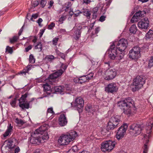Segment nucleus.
I'll return each instance as SVG.
<instances>
[{
	"instance_id": "nucleus-1",
	"label": "nucleus",
	"mask_w": 153,
	"mask_h": 153,
	"mask_svg": "<svg viewBox=\"0 0 153 153\" xmlns=\"http://www.w3.org/2000/svg\"><path fill=\"white\" fill-rule=\"evenodd\" d=\"M48 126V124H45L36 129L34 134L31 136L30 143L32 144H39L43 143L44 140H48L49 137L46 130Z\"/></svg>"
},
{
	"instance_id": "nucleus-2",
	"label": "nucleus",
	"mask_w": 153,
	"mask_h": 153,
	"mask_svg": "<svg viewBox=\"0 0 153 153\" xmlns=\"http://www.w3.org/2000/svg\"><path fill=\"white\" fill-rule=\"evenodd\" d=\"M133 101L131 98L119 101L117 103L118 106L123 109V113L127 115L134 113L136 108L134 105Z\"/></svg>"
},
{
	"instance_id": "nucleus-3",
	"label": "nucleus",
	"mask_w": 153,
	"mask_h": 153,
	"mask_svg": "<svg viewBox=\"0 0 153 153\" xmlns=\"http://www.w3.org/2000/svg\"><path fill=\"white\" fill-rule=\"evenodd\" d=\"M77 136L76 132L72 131L67 134L62 135L60 137L58 141L61 145H67L74 140Z\"/></svg>"
},
{
	"instance_id": "nucleus-4",
	"label": "nucleus",
	"mask_w": 153,
	"mask_h": 153,
	"mask_svg": "<svg viewBox=\"0 0 153 153\" xmlns=\"http://www.w3.org/2000/svg\"><path fill=\"white\" fill-rule=\"evenodd\" d=\"M148 122L149 123L148 124V126L146 127L147 134L143 135V139L146 140V142L143 147V153H147L148 152V147L147 144L149 142L148 139L151 137L152 134L151 130L152 127V125H153V117L148 121Z\"/></svg>"
},
{
	"instance_id": "nucleus-5",
	"label": "nucleus",
	"mask_w": 153,
	"mask_h": 153,
	"mask_svg": "<svg viewBox=\"0 0 153 153\" xmlns=\"http://www.w3.org/2000/svg\"><path fill=\"white\" fill-rule=\"evenodd\" d=\"M67 66L62 64L61 66L62 69H60L56 72L50 75L48 77L49 83L51 85H55V83L58 82V78L61 76L65 71L66 69Z\"/></svg>"
},
{
	"instance_id": "nucleus-6",
	"label": "nucleus",
	"mask_w": 153,
	"mask_h": 153,
	"mask_svg": "<svg viewBox=\"0 0 153 153\" xmlns=\"http://www.w3.org/2000/svg\"><path fill=\"white\" fill-rule=\"evenodd\" d=\"M108 53L109 57L111 59L118 60V62H120V60L123 58L124 55L123 53H118L117 49L114 45L111 46L108 50Z\"/></svg>"
},
{
	"instance_id": "nucleus-7",
	"label": "nucleus",
	"mask_w": 153,
	"mask_h": 153,
	"mask_svg": "<svg viewBox=\"0 0 153 153\" xmlns=\"http://www.w3.org/2000/svg\"><path fill=\"white\" fill-rule=\"evenodd\" d=\"M145 83V79L144 76H138L133 80L131 85L132 90L134 92L141 88Z\"/></svg>"
},
{
	"instance_id": "nucleus-8",
	"label": "nucleus",
	"mask_w": 153,
	"mask_h": 153,
	"mask_svg": "<svg viewBox=\"0 0 153 153\" xmlns=\"http://www.w3.org/2000/svg\"><path fill=\"white\" fill-rule=\"evenodd\" d=\"M16 140L14 138H10L6 141V145L3 144L1 148L3 153H9L10 151L13 149L16 146Z\"/></svg>"
},
{
	"instance_id": "nucleus-9",
	"label": "nucleus",
	"mask_w": 153,
	"mask_h": 153,
	"mask_svg": "<svg viewBox=\"0 0 153 153\" xmlns=\"http://www.w3.org/2000/svg\"><path fill=\"white\" fill-rule=\"evenodd\" d=\"M129 132L131 135L136 136L139 135L144 128L142 125L133 124L129 126Z\"/></svg>"
},
{
	"instance_id": "nucleus-10",
	"label": "nucleus",
	"mask_w": 153,
	"mask_h": 153,
	"mask_svg": "<svg viewBox=\"0 0 153 153\" xmlns=\"http://www.w3.org/2000/svg\"><path fill=\"white\" fill-rule=\"evenodd\" d=\"M116 143L114 141L108 140L104 141L101 144V149L103 152H110L115 147Z\"/></svg>"
},
{
	"instance_id": "nucleus-11",
	"label": "nucleus",
	"mask_w": 153,
	"mask_h": 153,
	"mask_svg": "<svg viewBox=\"0 0 153 153\" xmlns=\"http://www.w3.org/2000/svg\"><path fill=\"white\" fill-rule=\"evenodd\" d=\"M140 48L138 46H135L131 50L129 53V57L132 59L139 58L140 57Z\"/></svg>"
},
{
	"instance_id": "nucleus-12",
	"label": "nucleus",
	"mask_w": 153,
	"mask_h": 153,
	"mask_svg": "<svg viewBox=\"0 0 153 153\" xmlns=\"http://www.w3.org/2000/svg\"><path fill=\"white\" fill-rule=\"evenodd\" d=\"M117 75L116 70L113 69H108L104 72L103 74L104 79L106 80L113 79Z\"/></svg>"
},
{
	"instance_id": "nucleus-13",
	"label": "nucleus",
	"mask_w": 153,
	"mask_h": 153,
	"mask_svg": "<svg viewBox=\"0 0 153 153\" xmlns=\"http://www.w3.org/2000/svg\"><path fill=\"white\" fill-rule=\"evenodd\" d=\"M127 127V124H124L123 126H122L119 128L116 135V138L118 140H119L123 137L126 133Z\"/></svg>"
},
{
	"instance_id": "nucleus-14",
	"label": "nucleus",
	"mask_w": 153,
	"mask_h": 153,
	"mask_svg": "<svg viewBox=\"0 0 153 153\" xmlns=\"http://www.w3.org/2000/svg\"><path fill=\"white\" fill-rule=\"evenodd\" d=\"M127 45V41L124 39H122L118 42L116 48L119 51L122 52L125 50Z\"/></svg>"
},
{
	"instance_id": "nucleus-15",
	"label": "nucleus",
	"mask_w": 153,
	"mask_h": 153,
	"mask_svg": "<svg viewBox=\"0 0 153 153\" xmlns=\"http://www.w3.org/2000/svg\"><path fill=\"white\" fill-rule=\"evenodd\" d=\"M72 107L74 106L79 109H82L84 105L83 99L81 97L76 98L74 102H72L71 104Z\"/></svg>"
},
{
	"instance_id": "nucleus-16",
	"label": "nucleus",
	"mask_w": 153,
	"mask_h": 153,
	"mask_svg": "<svg viewBox=\"0 0 153 153\" xmlns=\"http://www.w3.org/2000/svg\"><path fill=\"white\" fill-rule=\"evenodd\" d=\"M149 25V22L147 18H145L142 19L138 23L139 28L141 29H147Z\"/></svg>"
},
{
	"instance_id": "nucleus-17",
	"label": "nucleus",
	"mask_w": 153,
	"mask_h": 153,
	"mask_svg": "<svg viewBox=\"0 0 153 153\" xmlns=\"http://www.w3.org/2000/svg\"><path fill=\"white\" fill-rule=\"evenodd\" d=\"M105 89L106 92L114 93L117 92L118 88L115 84L112 83L108 85L105 87Z\"/></svg>"
},
{
	"instance_id": "nucleus-18",
	"label": "nucleus",
	"mask_w": 153,
	"mask_h": 153,
	"mask_svg": "<svg viewBox=\"0 0 153 153\" xmlns=\"http://www.w3.org/2000/svg\"><path fill=\"white\" fill-rule=\"evenodd\" d=\"M67 121L65 115L63 114H61L59 118V124L62 126H65Z\"/></svg>"
},
{
	"instance_id": "nucleus-19",
	"label": "nucleus",
	"mask_w": 153,
	"mask_h": 153,
	"mask_svg": "<svg viewBox=\"0 0 153 153\" xmlns=\"http://www.w3.org/2000/svg\"><path fill=\"white\" fill-rule=\"evenodd\" d=\"M43 90L45 94L48 95L50 94L51 93V88L50 85L46 83L43 84Z\"/></svg>"
},
{
	"instance_id": "nucleus-20",
	"label": "nucleus",
	"mask_w": 153,
	"mask_h": 153,
	"mask_svg": "<svg viewBox=\"0 0 153 153\" xmlns=\"http://www.w3.org/2000/svg\"><path fill=\"white\" fill-rule=\"evenodd\" d=\"M109 121L114 124H117V126L120 121V117L118 115L114 116L110 118Z\"/></svg>"
},
{
	"instance_id": "nucleus-21",
	"label": "nucleus",
	"mask_w": 153,
	"mask_h": 153,
	"mask_svg": "<svg viewBox=\"0 0 153 153\" xmlns=\"http://www.w3.org/2000/svg\"><path fill=\"white\" fill-rule=\"evenodd\" d=\"M34 99V98H32L31 99V100L30 101L28 102L27 103H24L22 102L19 103V106L22 108V109L23 110L24 109H28L29 108L30 104V102L33 101Z\"/></svg>"
},
{
	"instance_id": "nucleus-22",
	"label": "nucleus",
	"mask_w": 153,
	"mask_h": 153,
	"mask_svg": "<svg viewBox=\"0 0 153 153\" xmlns=\"http://www.w3.org/2000/svg\"><path fill=\"white\" fill-rule=\"evenodd\" d=\"M81 28V27L79 26L76 29L75 31V36L74 38L76 40H78L79 38L80 37L81 33V31L80 30Z\"/></svg>"
},
{
	"instance_id": "nucleus-23",
	"label": "nucleus",
	"mask_w": 153,
	"mask_h": 153,
	"mask_svg": "<svg viewBox=\"0 0 153 153\" xmlns=\"http://www.w3.org/2000/svg\"><path fill=\"white\" fill-rule=\"evenodd\" d=\"M54 90L56 92L63 94V92L65 91V87L61 86L55 87Z\"/></svg>"
},
{
	"instance_id": "nucleus-24",
	"label": "nucleus",
	"mask_w": 153,
	"mask_h": 153,
	"mask_svg": "<svg viewBox=\"0 0 153 153\" xmlns=\"http://www.w3.org/2000/svg\"><path fill=\"white\" fill-rule=\"evenodd\" d=\"M56 58L52 55H47L46 56L44 60L46 61L47 62L49 63L52 62Z\"/></svg>"
},
{
	"instance_id": "nucleus-25",
	"label": "nucleus",
	"mask_w": 153,
	"mask_h": 153,
	"mask_svg": "<svg viewBox=\"0 0 153 153\" xmlns=\"http://www.w3.org/2000/svg\"><path fill=\"white\" fill-rule=\"evenodd\" d=\"M114 123H112L109 121L107 126V128L108 130H113L117 126V124H114Z\"/></svg>"
},
{
	"instance_id": "nucleus-26",
	"label": "nucleus",
	"mask_w": 153,
	"mask_h": 153,
	"mask_svg": "<svg viewBox=\"0 0 153 153\" xmlns=\"http://www.w3.org/2000/svg\"><path fill=\"white\" fill-rule=\"evenodd\" d=\"M12 127L11 126V124H10L9 127L8 128L6 131L3 134L4 137H5L9 135L12 130Z\"/></svg>"
},
{
	"instance_id": "nucleus-27",
	"label": "nucleus",
	"mask_w": 153,
	"mask_h": 153,
	"mask_svg": "<svg viewBox=\"0 0 153 153\" xmlns=\"http://www.w3.org/2000/svg\"><path fill=\"white\" fill-rule=\"evenodd\" d=\"M35 49L38 50L39 52L41 51L42 49V45L41 42H37L34 47Z\"/></svg>"
},
{
	"instance_id": "nucleus-28",
	"label": "nucleus",
	"mask_w": 153,
	"mask_h": 153,
	"mask_svg": "<svg viewBox=\"0 0 153 153\" xmlns=\"http://www.w3.org/2000/svg\"><path fill=\"white\" fill-rule=\"evenodd\" d=\"M87 81L88 80L85 76H81L78 79V82L81 84Z\"/></svg>"
},
{
	"instance_id": "nucleus-29",
	"label": "nucleus",
	"mask_w": 153,
	"mask_h": 153,
	"mask_svg": "<svg viewBox=\"0 0 153 153\" xmlns=\"http://www.w3.org/2000/svg\"><path fill=\"white\" fill-rule=\"evenodd\" d=\"M15 122L19 125H22L25 123V121L19 119L18 118H16Z\"/></svg>"
},
{
	"instance_id": "nucleus-30",
	"label": "nucleus",
	"mask_w": 153,
	"mask_h": 153,
	"mask_svg": "<svg viewBox=\"0 0 153 153\" xmlns=\"http://www.w3.org/2000/svg\"><path fill=\"white\" fill-rule=\"evenodd\" d=\"M137 27L135 24H133L130 27L129 31L130 33H132L134 34L137 31Z\"/></svg>"
},
{
	"instance_id": "nucleus-31",
	"label": "nucleus",
	"mask_w": 153,
	"mask_h": 153,
	"mask_svg": "<svg viewBox=\"0 0 153 153\" xmlns=\"http://www.w3.org/2000/svg\"><path fill=\"white\" fill-rule=\"evenodd\" d=\"M27 94L25 93L24 94L22 95V97L19 100V103L24 102L26 100V98L27 97Z\"/></svg>"
},
{
	"instance_id": "nucleus-32",
	"label": "nucleus",
	"mask_w": 153,
	"mask_h": 153,
	"mask_svg": "<svg viewBox=\"0 0 153 153\" xmlns=\"http://www.w3.org/2000/svg\"><path fill=\"white\" fill-rule=\"evenodd\" d=\"M146 36L148 39L153 37V31L152 30H149L146 34Z\"/></svg>"
},
{
	"instance_id": "nucleus-33",
	"label": "nucleus",
	"mask_w": 153,
	"mask_h": 153,
	"mask_svg": "<svg viewBox=\"0 0 153 153\" xmlns=\"http://www.w3.org/2000/svg\"><path fill=\"white\" fill-rule=\"evenodd\" d=\"M146 12L144 11H139L136 13L135 14L139 19L140 17L143 16L144 14Z\"/></svg>"
},
{
	"instance_id": "nucleus-34",
	"label": "nucleus",
	"mask_w": 153,
	"mask_h": 153,
	"mask_svg": "<svg viewBox=\"0 0 153 153\" xmlns=\"http://www.w3.org/2000/svg\"><path fill=\"white\" fill-rule=\"evenodd\" d=\"M16 98H15L14 99L10 101V103L12 107L13 108L16 107Z\"/></svg>"
},
{
	"instance_id": "nucleus-35",
	"label": "nucleus",
	"mask_w": 153,
	"mask_h": 153,
	"mask_svg": "<svg viewBox=\"0 0 153 153\" xmlns=\"http://www.w3.org/2000/svg\"><path fill=\"white\" fill-rule=\"evenodd\" d=\"M6 53H7L12 54L13 52V49L12 47L7 46L6 48Z\"/></svg>"
},
{
	"instance_id": "nucleus-36",
	"label": "nucleus",
	"mask_w": 153,
	"mask_h": 153,
	"mask_svg": "<svg viewBox=\"0 0 153 153\" xmlns=\"http://www.w3.org/2000/svg\"><path fill=\"white\" fill-rule=\"evenodd\" d=\"M139 19L138 17V16H137L136 15H135V14L133 17H132V19H131V23H133L134 22H137L138 21V19Z\"/></svg>"
},
{
	"instance_id": "nucleus-37",
	"label": "nucleus",
	"mask_w": 153,
	"mask_h": 153,
	"mask_svg": "<svg viewBox=\"0 0 153 153\" xmlns=\"http://www.w3.org/2000/svg\"><path fill=\"white\" fill-rule=\"evenodd\" d=\"M85 76L86 77L88 81L90 79H92L94 76V73H93L91 72Z\"/></svg>"
},
{
	"instance_id": "nucleus-38",
	"label": "nucleus",
	"mask_w": 153,
	"mask_h": 153,
	"mask_svg": "<svg viewBox=\"0 0 153 153\" xmlns=\"http://www.w3.org/2000/svg\"><path fill=\"white\" fill-rule=\"evenodd\" d=\"M19 39V37L17 36H14L12 38L10 39V42L11 43H12L16 42Z\"/></svg>"
},
{
	"instance_id": "nucleus-39",
	"label": "nucleus",
	"mask_w": 153,
	"mask_h": 153,
	"mask_svg": "<svg viewBox=\"0 0 153 153\" xmlns=\"http://www.w3.org/2000/svg\"><path fill=\"white\" fill-rule=\"evenodd\" d=\"M68 93H69L70 92L72 91V88L70 87L69 85H66L65 87V91Z\"/></svg>"
},
{
	"instance_id": "nucleus-40",
	"label": "nucleus",
	"mask_w": 153,
	"mask_h": 153,
	"mask_svg": "<svg viewBox=\"0 0 153 153\" xmlns=\"http://www.w3.org/2000/svg\"><path fill=\"white\" fill-rule=\"evenodd\" d=\"M29 61L31 63H34L35 62V59L33 55L31 54L29 56Z\"/></svg>"
},
{
	"instance_id": "nucleus-41",
	"label": "nucleus",
	"mask_w": 153,
	"mask_h": 153,
	"mask_svg": "<svg viewBox=\"0 0 153 153\" xmlns=\"http://www.w3.org/2000/svg\"><path fill=\"white\" fill-rule=\"evenodd\" d=\"M109 132L105 128H103L101 131V133L103 136H105Z\"/></svg>"
},
{
	"instance_id": "nucleus-42",
	"label": "nucleus",
	"mask_w": 153,
	"mask_h": 153,
	"mask_svg": "<svg viewBox=\"0 0 153 153\" xmlns=\"http://www.w3.org/2000/svg\"><path fill=\"white\" fill-rule=\"evenodd\" d=\"M59 38L58 37H55L52 40L53 44L55 45H56L57 44V42L58 41Z\"/></svg>"
},
{
	"instance_id": "nucleus-43",
	"label": "nucleus",
	"mask_w": 153,
	"mask_h": 153,
	"mask_svg": "<svg viewBox=\"0 0 153 153\" xmlns=\"http://www.w3.org/2000/svg\"><path fill=\"white\" fill-rule=\"evenodd\" d=\"M148 66L150 68L153 66V56L151 57L149 61Z\"/></svg>"
},
{
	"instance_id": "nucleus-44",
	"label": "nucleus",
	"mask_w": 153,
	"mask_h": 153,
	"mask_svg": "<svg viewBox=\"0 0 153 153\" xmlns=\"http://www.w3.org/2000/svg\"><path fill=\"white\" fill-rule=\"evenodd\" d=\"M47 112H48L49 114H51L52 115H54L55 114L53 110V108L52 107L48 108L47 109Z\"/></svg>"
},
{
	"instance_id": "nucleus-45",
	"label": "nucleus",
	"mask_w": 153,
	"mask_h": 153,
	"mask_svg": "<svg viewBox=\"0 0 153 153\" xmlns=\"http://www.w3.org/2000/svg\"><path fill=\"white\" fill-rule=\"evenodd\" d=\"M47 0H41L40 4L42 7H44L45 5L47 3Z\"/></svg>"
},
{
	"instance_id": "nucleus-46",
	"label": "nucleus",
	"mask_w": 153,
	"mask_h": 153,
	"mask_svg": "<svg viewBox=\"0 0 153 153\" xmlns=\"http://www.w3.org/2000/svg\"><path fill=\"white\" fill-rule=\"evenodd\" d=\"M90 15L89 12L88 11H86L84 12V15L86 16L88 19H89L90 18Z\"/></svg>"
},
{
	"instance_id": "nucleus-47",
	"label": "nucleus",
	"mask_w": 153,
	"mask_h": 153,
	"mask_svg": "<svg viewBox=\"0 0 153 153\" xmlns=\"http://www.w3.org/2000/svg\"><path fill=\"white\" fill-rule=\"evenodd\" d=\"M55 24L54 23L52 22L51 24L48 25V29H52L55 27Z\"/></svg>"
},
{
	"instance_id": "nucleus-48",
	"label": "nucleus",
	"mask_w": 153,
	"mask_h": 153,
	"mask_svg": "<svg viewBox=\"0 0 153 153\" xmlns=\"http://www.w3.org/2000/svg\"><path fill=\"white\" fill-rule=\"evenodd\" d=\"M66 18V16L62 15L61 17L59 19V21L60 22L62 23L63 21L65 20Z\"/></svg>"
},
{
	"instance_id": "nucleus-49",
	"label": "nucleus",
	"mask_w": 153,
	"mask_h": 153,
	"mask_svg": "<svg viewBox=\"0 0 153 153\" xmlns=\"http://www.w3.org/2000/svg\"><path fill=\"white\" fill-rule=\"evenodd\" d=\"M42 21V19L40 18L37 21V22L39 26L40 27H42V25L41 24Z\"/></svg>"
},
{
	"instance_id": "nucleus-50",
	"label": "nucleus",
	"mask_w": 153,
	"mask_h": 153,
	"mask_svg": "<svg viewBox=\"0 0 153 153\" xmlns=\"http://www.w3.org/2000/svg\"><path fill=\"white\" fill-rule=\"evenodd\" d=\"M38 17V14H33L31 16V17L30 19V20L32 21H33V19H36Z\"/></svg>"
},
{
	"instance_id": "nucleus-51",
	"label": "nucleus",
	"mask_w": 153,
	"mask_h": 153,
	"mask_svg": "<svg viewBox=\"0 0 153 153\" xmlns=\"http://www.w3.org/2000/svg\"><path fill=\"white\" fill-rule=\"evenodd\" d=\"M39 4L38 1H35L32 3V5L34 7L37 6Z\"/></svg>"
},
{
	"instance_id": "nucleus-52",
	"label": "nucleus",
	"mask_w": 153,
	"mask_h": 153,
	"mask_svg": "<svg viewBox=\"0 0 153 153\" xmlns=\"http://www.w3.org/2000/svg\"><path fill=\"white\" fill-rule=\"evenodd\" d=\"M53 115H52L51 114H49V113L47 112V118H50V119H51L53 118Z\"/></svg>"
},
{
	"instance_id": "nucleus-53",
	"label": "nucleus",
	"mask_w": 153,
	"mask_h": 153,
	"mask_svg": "<svg viewBox=\"0 0 153 153\" xmlns=\"http://www.w3.org/2000/svg\"><path fill=\"white\" fill-rule=\"evenodd\" d=\"M105 18H106V16H102L100 17V18L99 19V20L100 22H103L105 20Z\"/></svg>"
},
{
	"instance_id": "nucleus-54",
	"label": "nucleus",
	"mask_w": 153,
	"mask_h": 153,
	"mask_svg": "<svg viewBox=\"0 0 153 153\" xmlns=\"http://www.w3.org/2000/svg\"><path fill=\"white\" fill-rule=\"evenodd\" d=\"M28 70L26 69H24L22 71H21L20 72V74H24L25 75L26 73L27 72H28Z\"/></svg>"
},
{
	"instance_id": "nucleus-55",
	"label": "nucleus",
	"mask_w": 153,
	"mask_h": 153,
	"mask_svg": "<svg viewBox=\"0 0 153 153\" xmlns=\"http://www.w3.org/2000/svg\"><path fill=\"white\" fill-rule=\"evenodd\" d=\"M54 2L53 1H51L49 3V6L48 7V8L50 9L51 8Z\"/></svg>"
},
{
	"instance_id": "nucleus-56",
	"label": "nucleus",
	"mask_w": 153,
	"mask_h": 153,
	"mask_svg": "<svg viewBox=\"0 0 153 153\" xmlns=\"http://www.w3.org/2000/svg\"><path fill=\"white\" fill-rule=\"evenodd\" d=\"M45 29H42L40 30L39 33V37L41 38L42 36L44 31Z\"/></svg>"
},
{
	"instance_id": "nucleus-57",
	"label": "nucleus",
	"mask_w": 153,
	"mask_h": 153,
	"mask_svg": "<svg viewBox=\"0 0 153 153\" xmlns=\"http://www.w3.org/2000/svg\"><path fill=\"white\" fill-rule=\"evenodd\" d=\"M32 48V46L31 45L28 46L25 48V51L26 52H28Z\"/></svg>"
},
{
	"instance_id": "nucleus-58",
	"label": "nucleus",
	"mask_w": 153,
	"mask_h": 153,
	"mask_svg": "<svg viewBox=\"0 0 153 153\" xmlns=\"http://www.w3.org/2000/svg\"><path fill=\"white\" fill-rule=\"evenodd\" d=\"M76 11L78 12L76 13H74V15L75 16L77 17L79 15V14L82 13V12L79 10H78Z\"/></svg>"
},
{
	"instance_id": "nucleus-59",
	"label": "nucleus",
	"mask_w": 153,
	"mask_h": 153,
	"mask_svg": "<svg viewBox=\"0 0 153 153\" xmlns=\"http://www.w3.org/2000/svg\"><path fill=\"white\" fill-rule=\"evenodd\" d=\"M77 147L76 146H73L72 148H71V150L74 152H75L77 150Z\"/></svg>"
},
{
	"instance_id": "nucleus-60",
	"label": "nucleus",
	"mask_w": 153,
	"mask_h": 153,
	"mask_svg": "<svg viewBox=\"0 0 153 153\" xmlns=\"http://www.w3.org/2000/svg\"><path fill=\"white\" fill-rule=\"evenodd\" d=\"M24 25L22 27V28L20 29L19 30V32L18 33V35L19 36H20L23 31V29Z\"/></svg>"
},
{
	"instance_id": "nucleus-61",
	"label": "nucleus",
	"mask_w": 153,
	"mask_h": 153,
	"mask_svg": "<svg viewBox=\"0 0 153 153\" xmlns=\"http://www.w3.org/2000/svg\"><path fill=\"white\" fill-rule=\"evenodd\" d=\"M98 10V8H97V7L94 8L93 10V14H95L97 12Z\"/></svg>"
},
{
	"instance_id": "nucleus-62",
	"label": "nucleus",
	"mask_w": 153,
	"mask_h": 153,
	"mask_svg": "<svg viewBox=\"0 0 153 153\" xmlns=\"http://www.w3.org/2000/svg\"><path fill=\"white\" fill-rule=\"evenodd\" d=\"M100 30V27H97L95 29V34L97 33Z\"/></svg>"
},
{
	"instance_id": "nucleus-63",
	"label": "nucleus",
	"mask_w": 153,
	"mask_h": 153,
	"mask_svg": "<svg viewBox=\"0 0 153 153\" xmlns=\"http://www.w3.org/2000/svg\"><path fill=\"white\" fill-rule=\"evenodd\" d=\"M69 15L71 16H72L73 15V14H74V12L73 10L72 9H70V10L69 12Z\"/></svg>"
},
{
	"instance_id": "nucleus-64",
	"label": "nucleus",
	"mask_w": 153,
	"mask_h": 153,
	"mask_svg": "<svg viewBox=\"0 0 153 153\" xmlns=\"http://www.w3.org/2000/svg\"><path fill=\"white\" fill-rule=\"evenodd\" d=\"M20 151V149L19 147L16 148L15 149V153H18Z\"/></svg>"
}]
</instances>
